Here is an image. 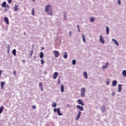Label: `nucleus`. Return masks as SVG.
<instances>
[{
	"instance_id": "obj_35",
	"label": "nucleus",
	"mask_w": 126,
	"mask_h": 126,
	"mask_svg": "<svg viewBox=\"0 0 126 126\" xmlns=\"http://www.w3.org/2000/svg\"><path fill=\"white\" fill-rule=\"evenodd\" d=\"M39 86L40 88L43 87V84H42V83H39Z\"/></svg>"
},
{
	"instance_id": "obj_29",
	"label": "nucleus",
	"mask_w": 126,
	"mask_h": 126,
	"mask_svg": "<svg viewBox=\"0 0 126 126\" xmlns=\"http://www.w3.org/2000/svg\"><path fill=\"white\" fill-rule=\"evenodd\" d=\"M32 15L33 16L35 15V10L33 8L32 9Z\"/></svg>"
},
{
	"instance_id": "obj_1",
	"label": "nucleus",
	"mask_w": 126,
	"mask_h": 126,
	"mask_svg": "<svg viewBox=\"0 0 126 126\" xmlns=\"http://www.w3.org/2000/svg\"><path fill=\"white\" fill-rule=\"evenodd\" d=\"M45 12H47L49 15H53V11L52 10V6L47 4L45 7Z\"/></svg>"
},
{
	"instance_id": "obj_39",
	"label": "nucleus",
	"mask_w": 126,
	"mask_h": 126,
	"mask_svg": "<svg viewBox=\"0 0 126 126\" xmlns=\"http://www.w3.org/2000/svg\"><path fill=\"white\" fill-rule=\"evenodd\" d=\"M7 50H10V45H8L7 47Z\"/></svg>"
},
{
	"instance_id": "obj_47",
	"label": "nucleus",
	"mask_w": 126,
	"mask_h": 126,
	"mask_svg": "<svg viewBox=\"0 0 126 126\" xmlns=\"http://www.w3.org/2000/svg\"><path fill=\"white\" fill-rule=\"evenodd\" d=\"M10 51V49L7 50V54H9Z\"/></svg>"
},
{
	"instance_id": "obj_8",
	"label": "nucleus",
	"mask_w": 126,
	"mask_h": 126,
	"mask_svg": "<svg viewBox=\"0 0 126 126\" xmlns=\"http://www.w3.org/2000/svg\"><path fill=\"white\" fill-rule=\"evenodd\" d=\"M4 20L6 24H7V25H9V20H8V18H7V17H5L4 18Z\"/></svg>"
},
{
	"instance_id": "obj_27",
	"label": "nucleus",
	"mask_w": 126,
	"mask_h": 126,
	"mask_svg": "<svg viewBox=\"0 0 126 126\" xmlns=\"http://www.w3.org/2000/svg\"><path fill=\"white\" fill-rule=\"evenodd\" d=\"M2 111H3V106H1L0 108V114L2 113Z\"/></svg>"
},
{
	"instance_id": "obj_15",
	"label": "nucleus",
	"mask_w": 126,
	"mask_h": 126,
	"mask_svg": "<svg viewBox=\"0 0 126 126\" xmlns=\"http://www.w3.org/2000/svg\"><path fill=\"white\" fill-rule=\"evenodd\" d=\"M82 38L84 43H86V39H85V36L84 35V34H82Z\"/></svg>"
},
{
	"instance_id": "obj_10",
	"label": "nucleus",
	"mask_w": 126,
	"mask_h": 126,
	"mask_svg": "<svg viewBox=\"0 0 126 126\" xmlns=\"http://www.w3.org/2000/svg\"><path fill=\"white\" fill-rule=\"evenodd\" d=\"M5 84V83L4 82H1L0 85H1V89L2 90L4 89Z\"/></svg>"
},
{
	"instance_id": "obj_7",
	"label": "nucleus",
	"mask_w": 126,
	"mask_h": 126,
	"mask_svg": "<svg viewBox=\"0 0 126 126\" xmlns=\"http://www.w3.org/2000/svg\"><path fill=\"white\" fill-rule=\"evenodd\" d=\"M58 72H55L53 75V79H57V77H58Z\"/></svg>"
},
{
	"instance_id": "obj_33",
	"label": "nucleus",
	"mask_w": 126,
	"mask_h": 126,
	"mask_svg": "<svg viewBox=\"0 0 126 126\" xmlns=\"http://www.w3.org/2000/svg\"><path fill=\"white\" fill-rule=\"evenodd\" d=\"M107 68H108V67L107 66H106V65L102 66V69H106Z\"/></svg>"
},
{
	"instance_id": "obj_13",
	"label": "nucleus",
	"mask_w": 126,
	"mask_h": 126,
	"mask_svg": "<svg viewBox=\"0 0 126 126\" xmlns=\"http://www.w3.org/2000/svg\"><path fill=\"white\" fill-rule=\"evenodd\" d=\"M118 82L116 80H114L112 82V86L115 87L117 86V83Z\"/></svg>"
},
{
	"instance_id": "obj_42",
	"label": "nucleus",
	"mask_w": 126,
	"mask_h": 126,
	"mask_svg": "<svg viewBox=\"0 0 126 126\" xmlns=\"http://www.w3.org/2000/svg\"><path fill=\"white\" fill-rule=\"evenodd\" d=\"M118 4H119V5L121 4V0H118Z\"/></svg>"
},
{
	"instance_id": "obj_5",
	"label": "nucleus",
	"mask_w": 126,
	"mask_h": 126,
	"mask_svg": "<svg viewBox=\"0 0 126 126\" xmlns=\"http://www.w3.org/2000/svg\"><path fill=\"white\" fill-rule=\"evenodd\" d=\"M54 54L55 58H59V56H60V53H59V51L55 50L54 51Z\"/></svg>"
},
{
	"instance_id": "obj_46",
	"label": "nucleus",
	"mask_w": 126,
	"mask_h": 126,
	"mask_svg": "<svg viewBox=\"0 0 126 126\" xmlns=\"http://www.w3.org/2000/svg\"><path fill=\"white\" fill-rule=\"evenodd\" d=\"M40 90H41V92H43V87L40 88Z\"/></svg>"
},
{
	"instance_id": "obj_32",
	"label": "nucleus",
	"mask_w": 126,
	"mask_h": 126,
	"mask_svg": "<svg viewBox=\"0 0 126 126\" xmlns=\"http://www.w3.org/2000/svg\"><path fill=\"white\" fill-rule=\"evenodd\" d=\"M40 63H41V64H44V63H45V61H44V60L41 59Z\"/></svg>"
},
{
	"instance_id": "obj_18",
	"label": "nucleus",
	"mask_w": 126,
	"mask_h": 126,
	"mask_svg": "<svg viewBox=\"0 0 126 126\" xmlns=\"http://www.w3.org/2000/svg\"><path fill=\"white\" fill-rule=\"evenodd\" d=\"M84 76H85V78L87 79L88 78V76L87 75V72L86 71L84 72Z\"/></svg>"
},
{
	"instance_id": "obj_31",
	"label": "nucleus",
	"mask_w": 126,
	"mask_h": 126,
	"mask_svg": "<svg viewBox=\"0 0 126 126\" xmlns=\"http://www.w3.org/2000/svg\"><path fill=\"white\" fill-rule=\"evenodd\" d=\"M90 21L91 22H94V21H95V20L94 19V18H92L90 19Z\"/></svg>"
},
{
	"instance_id": "obj_4",
	"label": "nucleus",
	"mask_w": 126,
	"mask_h": 126,
	"mask_svg": "<svg viewBox=\"0 0 126 126\" xmlns=\"http://www.w3.org/2000/svg\"><path fill=\"white\" fill-rule=\"evenodd\" d=\"M99 42L101 43V44H105V40H104V37L103 35H100L99 37Z\"/></svg>"
},
{
	"instance_id": "obj_16",
	"label": "nucleus",
	"mask_w": 126,
	"mask_h": 126,
	"mask_svg": "<svg viewBox=\"0 0 126 126\" xmlns=\"http://www.w3.org/2000/svg\"><path fill=\"white\" fill-rule=\"evenodd\" d=\"M122 91V85H118V92H121Z\"/></svg>"
},
{
	"instance_id": "obj_24",
	"label": "nucleus",
	"mask_w": 126,
	"mask_h": 126,
	"mask_svg": "<svg viewBox=\"0 0 126 126\" xmlns=\"http://www.w3.org/2000/svg\"><path fill=\"white\" fill-rule=\"evenodd\" d=\"M40 59H43V58H44V53L42 52H40Z\"/></svg>"
},
{
	"instance_id": "obj_21",
	"label": "nucleus",
	"mask_w": 126,
	"mask_h": 126,
	"mask_svg": "<svg viewBox=\"0 0 126 126\" xmlns=\"http://www.w3.org/2000/svg\"><path fill=\"white\" fill-rule=\"evenodd\" d=\"M12 53H13V56H16V49H13L12 50Z\"/></svg>"
},
{
	"instance_id": "obj_48",
	"label": "nucleus",
	"mask_w": 126,
	"mask_h": 126,
	"mask_svg": "<svg viewBox=\"0 0 126 126\" xmlns=\"http://www.w3.org/2000/svg\"><path fill=\"white\" fill-rule=\"evenodd\" d=\"M67 107H70V105L67 104Z\"/></svg>"
},
{
	"instance_id": "obj_26",
	"label": "nucleus",
	"mask_w": 126,
	"mask_h": 126,
	"mask_svg": "<svg viewBox=\"0 0 126 126\" xmlns=\"http://www.w3.org/2000/svg\"><path fill=\"white\" fill-rule=\"evenodd\" d=\"M52 107H53V108H56V107H57V103L53 102L52 103Z\"/></svg>"
},
{
	"instance_id": "obj_52",
	"label": "nucleus",
	"mask_w": 126,
	"mask_h": 126,
	"mask_svg": "<svg viewBox=\"0 0 126 126\" xmlns=\"http://www.w3.org/2000/svg\"><path fill=\"white\" fill-rule=\"evenodd\" d=\"M115 95V94H112V96H114Z\"/></svg>"
},
{
	"instance_id": "obj_34",
	"label": "nucleus",
	"mask_w": 126,
	"mask_h": 126,
	"mask_svg": "<svg viewBox=\"0 0 126 126\" xmlns=\"http://www.w3.org/2000/svg\"><path fill=\"white\" fill-rule=\"evenodd\" d=\"M7 0L9 4H10V3H11V2H12V0Z\"/></svg>"
},
{
	"instance_id": "obj_19",
	"label": "nucleus",
	"mask_w": 126,
	"mask_h": 126,
	"mask_svg": "<svg viewBox=\"0 0 126 126\" xmlns=\"http://www.w3.org/2000/svg\"><path fill=\"white\" fill-rule=\"evenodd\" d=\"M2 7H6V2L4 1L2 3Z\"/></svg>"
},
{
	"instance_id": "obj_45",
	"label": "nucleus",
	"mask_w": 126,
	"mask_h": 126,
	"mask_svg": "<svg viewBox=\"0 0 126 126\" xmlns=\"http://www.w3.org/2000/svg\"><path fill=\"white\" fill-rule=\"evenodd\" d=\"M13 74H14L15 75L16 74V71L14 70L13 71Z\"/></svg>"
},
{
	"instance_id": "obj_3",
	"label": "nucleus",
	"mask_w": 126,
	"mask_h": 126,
	"mask_svg": "<svg viewBox=\"0 0 126 126\" xmlns=\"http://www.w3.org/2000/svg\"><path fill=\"white\" fill-rule=\"evenodd\" d=\"M57 111V114L58 116H63V114L61 113V109L60 108H54V113H56Z\"/></svg>"
},
{
	"instance_id": "obj_41",
	"label": "nucleus",
	"mask_w": 126,
	"mask_h": 126,
	"mask_svg": "<svg viewBox=\"0 0 126 126\" xmlns=\"http://www.w3.org/2000/svg\"><path fill=\"white\" fill-rule=\"evenodd\" d=\"M77 28L78 29L79 32H80V29H79V25H77Z\"/></svg>"
},
{
	"instance_id": "obj_14",
	"label": "nucleus",
	"mask_w": 126,
	"mask_h": 126,
	"mask_svg": "<svg viewBox=\"0 0 126 126\" xmlns=\"http://www.w3.org/2000/svg\"><path fill=\"white\" fill-rule=\"evenodd\" d=\"M61 91L63 93V92H64V87H63V85H61Z\"/></svg>"
},
{
	"instance_id": "obj_22",
	"label": "nucleus",
	"mask_w": 126,
	"mask_h": 126,
	"mask_svg": "<svg viewBox=\"0 0 126 126\" xmlns=\"http://www.w3.org/2000/svg\"><path fill=\"white\" fill-rule=\"evenodd\" d=\"M106 34L107 35H109V31H110V29H109V27H106Z\"/></svg>"
},
{
	"instance_id": "obj_6",
	"label": "nucleus",
	"mask_w": 126,
	"mask_h": 126,
	"mask_svg": "<svg viewBox=\"0 0 126 126\" xmlns=\"http://www.w3.org/2000/svg\"><path fill=\"white\" fill-rule=\"evenodd\" d=\"M80 116H81V111H79L77 116L75 118L76 121H78L79 120V118H80Z\"/></svg>"
},
{
	"instance_id": "obj_17",
	"label": "nucleus",
	"mask_w": 126,
	"mask_h": 126,
	"mask_svg": "<svg viewBox=\"0 0 126 126\" xmlns=\"http://www.w3.org/2000/svg\"><path fill=\"white\" fill-rule=\"evenodd\" d=\"M63 58L64 59H67V52H65L63 55Z\"/></svg>"
},
{
	"instance_id": "obj_43",
	"label": "nucleus",
	"mask_w": 126,
	"mask_h": 126,
	"mask_svg": "<svg viewBox=\"0 0 126 126\" xmlns=\"http://www.w3.org/2000/svg\"><path fill=\"white\" fill-rule=\"evenodd\" d=\"M72 34V32H71V31H70V32H69V35L70 36H71Z\"/></svg>"
},
{
	"instance_id": "obj_20",
	"label": "nucleus",
	"mask_w": 126,
	"mask_h": 126,
	"mask_svg": "<svg viewBox=\"0 0 126 126\" xmlns=\"http://www.w3.org/2000/svg\"><path fill=\"white\" fill-rule=\"evenodd\" d=\"M122 74L124 77H126V70H124L122 71Z\"/></svg>"
},
{
	"instance_id": "obj_38",
	"label": "nucleus",
	"mask_w": 126,
	"mask_h": 126,
	"mask_svg": "<svg viewBox=\"0 0 126 126\" xmlns=\"http://www.w3.org/2000/svg\"><path fill=\"white\" fill-rule=\"evenodd\" d=\"M30 56H31V57H32V55H33V50H32L31 51V53H30Z\"/></svg>"
},
{
	"instance_id": "obj_30",
	"label": "nucleus",
	"mask_w": 126,
	"mask_h": 126,
	"mask_svg": "<svg viewBox=\"0 0 126 126\" xmlns=\"http://www.w3.org/2000/svg\"><path fill=\"white\" fill-rule=\"evenodd\" d=\"M75 63H76V61H75V60H72V64H73V65H75Z\"/></svg>"
},
{
	"instance_id": "obj_40",
	"label": "nucleus",
	"mask_w": 126,
	"mask_h": 126,
	"mask_svg": "<svg viewBox=\"0 0 126 126\" xmlns=\"http://www.w3.org/2000/svg\"><path fill=\"white\" fill-rule=\"evenodd\" d=\"M105 66H106L108 67V66H109V63L106 62L105 63Z\"/></svg>"
},
{
	"instance_id": "obj_28",
	"label": "nucleus",
	"mask_w": 126,
	"mask_h": 126,
	"mask_svg": "<svg viewBox=\"0 0 126 126\" xmlns=\"http://www.w3.org/2000/svg\"><path fill=\"white\" fill-rule=\"evenodd\" d=\"M106 84H107V85H109V84H110V79H107Z\"/></svg>"
},
{
	"instance_id": "obj_2",
	"label": "nucleus",
	"mask_w": 126,
	"mask_h": 126,
	"mask_svg": "<svg viewBox=\"0 0 126 126\" xmlns=\"http://www.w3.org/2000/svg\"><path fill=\"white\" fill-rule=\"evenodd\" d=\"M86 91V89L85 88H82L81 89V97H85V92Z\"/></svg>"
},
{
	"instance_id": "obj_51",
	"label": "nucleus",
	"mask_w": 126,
	"mask_h": 126,
	"mask_svg": "<svg viewBox=\"0 0 126 126\" xmlns=\"http://www.w3.org/2000/svg\"><path fill=\"white\" fill-rule=\"evenodd\" d=\"M23 62L24 63H25V60H23Z\"/></svg>"
},
{
	"instance_id": "obj_50",
	"label": "nucleus",
	"mask_w": 126,
	"mask_h": 126,
	"mask_svg": "<svg viewBox=\"0 0 126 126\" xmlns=\"http://www.w3.org/2000/svg\"><path fill=\"white\" fill-rule=\"evenodd\" d=\"M44 74H47V72H45L44 73Z\"/></svg>"
},
{
	"instance_id": "obj_37",
	"label": "nucleus",
	"mask_w": 126,
	"mask_h": 126,
	"mask_svg": "<svg viewBox=\"0 0 126 126\" xmlns=\"http://www.w3.org/2000/svg\"><path fill=\"white\" fill-rule=\"evenodd\" d=\"M6 7L7 8V9H9V5L6 4Z\"/></svg>"
},
{
	"instance_id": "obj_44",
	"label": "nucleus",
	"mask_w": 126,
	"mask_h": 126,
	"mask_svg": "<svg viewBox=\"0 0 126 126\" xmlns=\"http://www.w3.org/2000/svg\"><path fill=\"white\" fill-rule=\"evenodd\" d=\"M32 108L33 109H36V106L33 105L32 107Z\"/></svg>"
},
{
	"instance_id": "obj_9",
	"label": "nucleus",
	"mask_w": 126,
	"mask_h": 126,
	"mask_svg": "<svg viewBox=\"0 0 126 126\" xmlns=\"http://www.w3.org/2000/svg\"><path fill=\"white\" fill-rule=\"evenodd\" d=\"M76 109H78L80 111H83V107L80 106V105H76Z\"/></svg>"
},
{
	"instance_id": "obj_49",
	"label": "nucleus",
	"mask_w": 126,
	"mask_h": 126,
	"mask_svg": "<svg viewBox=\"0 0 126 126\" xmlns=\"http://www.w3.org/2000/svg\"><path fill=\"white\" fill-rule=\"evenodd\" d=\"M24 35H25V36H26V32H25V33H24Z\"/></svg>"
},
{
	"instance_id": "obj_25",
	"label": "nucleus",
	"mask_w": 126,
	"mask_h": 126,
	"mask_svg": "<svg viewBox=\"0 0 126 126\" xmlns=\"http://www.w3.org/2000/svg\"><path fill=\"white\" fill-rule=\"evenodd\" d=\"M18 6H17V5H15V7H14V10L15 11H17V10H18Z\"/></svg>"
},
{
	"instance_id": "obj_36",
	"label": "nucleus",
	"mask_w": 126,
	"mask_h": 126,
	"mask_svg": "<svg viewBox=\"0 0 126 126\" xmlns=\"http://www.w3.org/2000/svg\"><path fill=\"white\" fill-rule=\"evenodd\" d=\"M58 85H60V84H61V80L60 79V78H59L58 80Z\"/></svg>"
},
{
	"instance_id": "obj_11",
	"label": "nucleus",
	"mask_w": 126,
	"mask_h": 126,
	"mask_svg": "<svg viewBox=\"0 0 126 126\" xmlns=\"http://www.w3.org/2000/svg\"><path fill=\"white\" fill-rule=\"evenodd\" d=\"M112 41L114 42L115 45H116V46H119V42H118V41H117V40L113 38Z\"/></svg>"
},
{
	"instance_id": "obj_12",
	"label": "nucleus",
	"mask_w": 126,
	"mask_h": 126,
	"mask_svg": "<svg viewBox=\"0 0 126 126\" xmlns=\"http://www.w3.org/2000/svg\"><path fill=\"white\" fill-rule=\"evenodd\" d=\"M78 103L79 105H81V106H84V103L80 99L78 100Z\"/></svg>"
},
{
	"instance_id": "obj_53",
	"label": "nucleus",
	"mask_w": 126,
	"mask_h": 126,
	"mask_svg": "<svg viewBox=\"0 0 126 126\" xmlns=\"http://www.w3.org/2000/svg\"><path fill=\"white\" fill-rule=\"evenodd\" d=\"M32 0V1H35V0Z\"/></svg>"
},
{
	"instance_id": "obj_23",
	"label": "nucleus",
	"mask_w": 126,
	"mask_h": 126,
	"mask_svg": "<svg viewBox=\"0 0 126 126\" xmlns=\"http://www.w3.org/2000/svg\"><path fill=\"white\" fill-rule=\"evenodd\" d=\"M101 110L102 112H105L106 111V108H105V106H101Z\"/></svg>"
}]
</instances>
